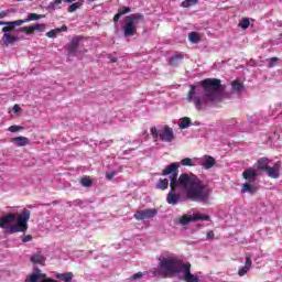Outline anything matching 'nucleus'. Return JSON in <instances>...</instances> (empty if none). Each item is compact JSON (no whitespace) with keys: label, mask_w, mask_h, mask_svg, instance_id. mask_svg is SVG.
I'll use <instances>...</instances> for the list:
<instances>
[{"label":"nucleus","mask_w":282,"mask_h":282,"mask_svg":"<svg viewBox=\"0 0 282 282\" xmlns=\"http://www.w3.org/2000/svg\"><path fill=\"white\" fill-rule=\"evenodd\" d=\"M161 175H172L170 178L171 191L167 193L166 202L170 206H177L182 202V194L176 193L177 186L185 193L186 199L197 202L198 204H209L213 188L197 175L183 173L180 175V163H171L161 173ZM177 175L178 178H177Z\"/></svg>","instance_id":"nucleus-1"},{"label":"nucleus","mask_w":282,"mask_h":282,"mask_svg":"<svg viewBox=\"0 0 282 282\" xmlns=\"http://www.w3.org/2000/svg\"><path fill=\"white\" fill-rule=\"evenodd\" d=\"M203 88V96H197V87L195 85L189 86V91L187 95L188 102H194L196 109L199 111L206 109V107H213L221 102V97L219 96V88L221 87V79L218 78H206L200 82Z\"/></svg>","instance_id":"nucleus-2"},{"label":"nucleus","mask_w":282,"mask_h":282,"mask_svg":"<svg viewBox=\"0 0 282 282\" xmlns=\"http://www.w3.org/2000/svg\"><path fill=\"white\" fill-rule=\"evenodd\" d=\"M160 269H152L153 276H174V274H182L185 282H199V276L191 272V262L183 263L177 258H163L159 260Z\"/></svg>","instance_id":"nucleus-3"},{"label":"nucleus","mask_w":282,"mask_h":282,"mask_svg":"<svg viewBox=\"0 0 282 282\" xmlns=\"http://www.w3.org/2000/svg\"><path fill=\"white\" fill-rule=\"evenodd\" d=\"M30 217L31 213L29 209H23L18 216L17 214H7L0 217V228L9 230L11 235H14V232H25Z\"/></svg>","instance_id":"nucleus-4"},{"label":"nucleus","mask_w":282,"mask_h":282,"mask_svg":"<svg viewBox=\"0 0 282 282\" xmlns=\"http://www.w3.org/2000/svg\"><path fill=\"white\" fill-rule=\"evenodd\" d=\"M139 21H144V15L142 13H132L126 17L124 24L122 26L123 35L126 37L135 36V34H138L137 25Z\"/></svg>","instance_id":"nucleus-5"},{"label":"nucleus","mask_w":282,"mask_h":282,"mask_svg":"<svg viewBox=\"0 0 282 282\" xmlns=\"http://www.w3.org/2000/svg\"><path fill=\"white\" fill-rule=\"evenodd\" d=\"M150 131L154 142H158V140H161V142H173V140H175V133L173 132V128L169 126H164L161 130L152 127Z\"/></svg>","instance_id":"nucleus-6"},{"label":"nucleus","mask_w":282,"mask_h":282,"mask_svg":"<svg viewBox=\"0 0 282 282\" xmlns=\"http://www.w3.org/2000/svg\"><path fill=\"white\" fill-rule=\"evenodd\" d=\"M155 215H158V209L155 208L138 210L134 214V219H137V221H142L144 219H153Z\"/></svg>","instance_id":"nucleus-7"},{"label":"nucleus","mask_w":282,"mask_h":282,"mask_svg":"<svg viewBox=\"0 0 282 282\" xmlns=\"http://www.w3.org/2000/svg\"><path fill=\"white\" fill-rule=\"evenodd\" d=\"M280 171H281V164L275 163L273 166H269L265 170V173L268 175V177H271L272 180H279L280 177Z\"/></svg>","instance_id":"nucleus-8"},{"label":"nucleus","mask_w":282,"mask_h":282,"mask_svg":"<svg viewBox=\"0 0 282 282\" xmlns=\"http://www.w3.org/2000/svg\"><path fill=\"white\" fill-rule=\"evenodd\" d=\"M259 175V170L248 169L242 172V177L248 183L257 182V176Z\"/></svg>","instance_id":"nucleus-9"},{"label":"nucleus","mask_w":282,"mask_h":282,"mask_svg":"<svg viewBox=\"0 0 282 282\" xmlns=\"http://www.w3.org/2000/svg\"><path fill=\"white\" fill-rule=\"evenodd\" d=\"M36 30L39 32H43V30H45V24H35V25H31V26H24V28H20V32H23L24 34H34V32H36Z\"/></svg>","instance_id":"nucleus-10"},{"label":"nucleus","mask_w":282,"mask_h":282,"mask_svg":"<svg viewBox=\"0 0 282 282\" xmlns=\"http://www.w3.org/2000/svg\"><path fill=\"white\" fill-rule=\"evenodd\" d=\"M78 47H80V39L73 37L70 44L67 47L68 54L76 55V52H78Z\"/></svg>","instance_id":"nucleus-11"},{"label":"nucleus","mask_w":282,"mask_h":282,"mask_svg":"<svg viewBox=\"0 0 282 282\" xmlns=\"http://www.w3.org/2000/svg\"><path fill=\"white\" fill-rule=\"evenodd\" d=\"M204 162L200 163V165L203 166V169H205V171H208L210 169H213V166H215V164H217V161L215 160V158L206 154L204 155Z\"/></svg>","instance_id":"nucleus-12"},{"label":"nucleus","mask_w":282,"mask_h":282,"mask_svg":"<svg viewBox=\"0 0 282 282\" xmlns=\"http://www.w3.org/2000/svg\"><path fill=\"white\" fill-rule=\"evenodd\" d=\"M11 142L15 144V147H28V144H30V139L26 137H15L11 139Z\"/></svg>","instance_id":"nucleus-13"},{"label":"nucleus","mask_w":282,"mask_h":282,"mask_svg":"<svg viewBox=\"0 0 282 282\" xmlns=\"http://www.w3.org/2000/svg\"><path fill=\"white\" fill-rule=\"evenodd\" d=\"M2 41L4 45H12V43H17V41H19V37L12 34L4 33L2 36Z\"/></svg>","instance_id":"nucleus-14"},{"label":"nucleus","mask_w":282,"mask_h":282,"mask_svg":"<svg viewBox=\"0 0 282 282\" xmlns=\"http://www.w3.org/2000/svg\"><path fill=\"white\" fill-rule=\"evenodd\" d=\"M241 193H249L250 195H254V193H257V187L251 183H245L242 184Z\"/></svg>","instance_id":"nucleus-15"},{"label":"nucleus","mask_w":282,"mask_h":282,"mask_svg":"<svg viewBox=\"0 0 282 282\" xmlns=\"http://www.w3.org/2000/svg\"><path fill=\"white\" fill-rule=\"evenodd\" d=\"M55 278L58 279L59 281L72 282V280L74 279V273L72 272L57 273Z\"/></svg>","instance_id":"nucleus-16"},{"label":"nucleus","mask_w":282,"mask_h":282,"mask_svg":"<svg viewBox=\"0 0 282 282\" xmlns=\"http://www.w3.org/2000/svg\"><path fill=\"white\" fill-rule=\"evenodd\" d=\"M184 59V55L182 53L180 54H176V55H173L171 58H170V65L172 67H177V65H180V61H183Z\"/></svg>","instance_id":"nucleus-17"},{"label":"nucleus","mask_w":282,"mask_h":282,"mask_svg":"<svg viewBox=\"0 0 282 282\" xmlns=\"http://www.w3.org/2000/svg\"><path fill=\"white\" fill-rule=\"evenodd\" d=\"M31 261L35 264H43V262L45 261V256L41 253V251H39L31 257Z\"/></svg>","instance_id":"nucleus-18"},{"label":"nucleus","mask_w":282,"mask_h":282,"mask_svg":"<svg viewBox=\"0 0 282 282\" xmlns=\"http://www.w3.org/2000/svg\"><path fill=\"white\" fill-rule=\"evenodd\" d=\"M269 166L270 165H268V158H262V159L258 160V162H257L258 172L259 171H268Z\"/></svg>","instance_id":"nucleus-19"},{"label":"nucleus","mask_w":282,"mask_h":282,"mask_svg":"<svg viewBox=\"0 0 282 282\" xmlns=\"http://www.w3.org/2000/svg\"><path fill=\"white\" fill-rule=\"evenodd\" d=\"M39 19H45V14L29 13L25 21H26V23H30V21H39Z\"/></svg>","instance_id":"nucleus-20"},{"label":"nucleus","mask_w":282,"mask_h":282,"mask_svg":"<svg viewBox=\"0 0 282 282\" xmlns=\"http://www.w3.org/2000/svg\"><path fill=\"white\" fill-rule=\"evenodd\" d=\"M156 188H160L161 191H166L169 188V178H160Z\"/></svg>","instance_id":"nucleus-21"},{"label":"nucleus","mask_w":282,"mask_h":282,"mask_svg":"<svg viewBox=\"0 0 282 282\" xmlns=\"http://www.w3.org/2000/svg\"><path fill=\"white\" fill-rule=\"evenodd\" d=\"M231 87L234 91H238V94H240V91H243V83L237 79L231 83Z\"/></svg>","instance_id":"nucleus-22"},{"label":"nucleus","mask_w":282,"mask_h":282,"mask_svg":"<svg viewBox=\"0 0 282 282\" xmlns=\"http://www.w3.org/2000/svg\"><path fill=\"white\" fill-rule=\"evenodd\" d=\"M180 129H188L191 127V118L183 117L178 123Z\"/></svg>","instance_id":"nucleus-23"},{"label":"nucleus","mask_w":282,"mask_h":282,"mask_svg":"<svg viewBox=\"0 0 282 282\" xmlns=\"http://www.w3.org/2000/svg\"><path fill=\"white\" fill-rule=\"evenodd\" d=\"M79 182L84 188H90V186L94 184V181L87 176L82 177Z\"/></svg>","instance_id":"nucleus-24"},{"label":"nucleus","mask_w":282,"mask_h":282,"mask_svg":"<svg viewBox=\"0 0 282 282\" xmlns=\"http://www.w3.org/2000/svg\"><path fill=\"white\" fill-rule=\"evenodd\" d=\"M239 28H241V30H248V28H250V20L248 18H242L239 21Z\"/></svg>","instance_id":"nucleus-25"},{"label":"nucleus","mask_w":282,"mask_h":282,"mask_svg":"<svg viewBox=\"0 0 282 282\" xmlns=\"http://www.w3.org/2000/svg\"><path fill=\"white\" fill-rule=\"evenodd\" d=\"M173 164H176V162H173ZM180 166H193V159L191 158H185L181 162H177Z\"/></svg>","instance_id":"nucleus-26"},{"label":"nucleus","mask_w":282,"mask_h":282,"mask_svg":"<svg viewBox=\"0 0 282 282\" xmlns=\"http://www.w3.org/2000/svg\"><path fill=\"white\" fill-rule=\"evenodd\" d=\"M188 39H189L191 43H199V41H202V39L199 37V34H197V32H191L188 34Z\"/></svg>","instance_id":"nucleus-27"},{"label":"nucleus","mask_w":282,"mask_h":282,"mask_svg":"<svg viewBox=\"0 0 282 282\" xmlns=\"http://www.w3.org/2000/svg\"><path fill=\"white\" fill-rule=\"evenodd\" d=\"M199 2V0H185L182 2V8H191L193 6H197V3Z\"/></svg>","instance_id":"nucleus-28"},{"label":"nucleus","mask_w":282,"mask_h":282,"mask_svg":"<svg viewBox=\"0 0 282 282\" xmlns=\"http://www.w3.org/2000/svg\"><path fill=\"white\" fill-rule=\"evenodd\" d=\"M80 6H83V2L78 1V2L70 4L67 10L70 13L76 12V10H78V8H80Z\"/></svg>","instance_id":"nucleus-29"},{"label":"nucleus","mask_w":282,"mask_h":282,"mask_svg":"<svg viewBox=\"0 0 282 282\" xmlns=\"http://www.w3.org/2000/svg\"><path fill=\"white\" fill-rule=\"evenodd\" d=\"M131 12V7H121L118 9V13L121 17H124V14H129Z\"/></svg>","instance_id":"nucleus-30"},{"label":"nucleus","mask_w":282,"mask_h":282,"mask_svg":"<svg viewBox=\"0 0 282 282\" xmlns=\"http://www.w3.org/2000/svg\"><path fill=\"white\" fill-rule=\"evenodd\" d=\"M23 129H25V128H23L21 126H10L8 128V131H10V133H17L19 131H23Z\"/></svg>","instance_id":"nucleus-31"},{"label":"nucleus","mask_w":282,"mask_h":282,"mask_svg":"<svg viewBox=\"0 0 282 282\" xmlns=\"http://www.w3.org/2000/svg\"><path fill=\"white\" fill-rule=\"evenodd\" d=\"M180 223L182 226H186L187 224H191V217L188 215H183L180 219Z\"/></svg>","instance_id":"nucleus-32"},{"label":"nucleus","mask_w":282,"mask_h":282,"mask_svg":"<svg viewBox=\"0 0 282 282\" xmlns=\"http://www.w3.org/2000/svg\"><path fill=\"white\" fill-rule=\"evenodd\" d=\"M23 23H28V21L24 20H17L9 22V25H13L14 29H17V25H23Z\"/></svg>","instance_id":"nucleus-33"},{"label":"nucleus","mask_w":282,"mask_h":282,"mask_svg":"<svg viewBox=\"0 0 282 282\" xmlns=\"http://www.w3.org/2000/svg\"><path fill=\"white\" fill-rule=\"evenodd\" d=\"M61 3H63V0H53L50 4L48 8H51L52 10H56L55 6H61Z\"/></svg>","instance_id":"nucleus-34"},{"label":"nucleus","mask_w":282,"mask_h":282,"mask_svg":"<svg viewBox=\"0 0 282 282\" xmlns=\"http://www.w3.org/2000/svg\"><path fill=\"white\" fill-rule=\"evenodd\" d=\"M6 25H8V26L2 28V32L4 34H8V32H14L15 29H14L13 24H6Z\"/></svg>","instance_id":"nucleus-35"},{"label":"nucleus","mask_w":282,"mask_h":282,"mask_svg":"<svg viewBox=\"0 0 282 282\" xmlns=\"http://www.w3.org/2000/svg\"><path fill=\"white\" fill-rule=\"evenodd\" d=\"M250 270V268L248 267H242L239 271H238V276H246V274H248V271Z\"/></svg>","instance_id":"nucleus-36"},{"label":"nucleus","mask_w":282,"mask_h":282,"mask_svg":"<svg viewBox=\"0 0 282 282\" xmlns=\"http://www.w3.org/2000/svg\"><path fill=\"white\" fill-rule=\"evenodd\" d=\"M278 61H279V57H271V58H269V59H268V62H269V67H275Z\"/></svg>","instance_id":"nucleus-37"},{"label":"nucleus","mask_w":282,"mask_h":282,"mask_svg":"<svg viewBox=\"0 0 282 282\" xmlns=\"http://www.w3.org/2000/svg\"><path fill=\"white\" fill-rule=\"evenodd\" d=\"M142 276H144V273L138 272V273H134V274L130 278V280H131V281H138L139 279H142Z\"/></svg>","instance_id":"nucleus-38"},{"label":"nucleus","mask_w":282,"mask_h":282,"mask_svg":"<svg viewBox=\"0 0 282 282\" xmlns=\"http://www.w3.org/2000/svg\"><path fill=\"white\" fill-rule=\"evenodd\" d=\"M55 34H61V32H67V25H63L62 28L53 29Z\"/></svg>","instance_id":"nucleus-39"},{"label":"nucleus","mask_w":282,"mask_h":282,"mask_svg":"<svg viewBox=\"0 0 282 282\" xmlns=\"http://www.w3.org/2000/svg\"><path fill=\"white\" fill-rule=\"evenodd\" d=\"M202 220V221H210V216L208 215H204V214H198V220Z\"/></svg>","instance_id":"nucleus-40"},{"label":"nucleus","mask_w":282,"mask_h":282,"mask_svg":"<svg viewBox=\"0 0 282 282\" xmlns=\"http://www.w3.org/2000/svg\"><path fill=\"white\" fill-rule=\"evenodd\" d=\"M245 268H252V259L250 257L246 258Z\"/></svg>","instance_id":"nucleus-41"},{"label":"nucleus","mask_w":282,"mask_h":282,"mask_svg":"<svg viewBox=\"0 0 282 282\" xmlns=\"http://www.w3.org/2000/svg\"><path fill=\"white\" fill-rule=\"evenodd\" d=\"M46 36H47L48 39H56V33H55L54 30H51V31H48V32L46 33Z\"/></svg>","instance_id":"nucleus-42"},{"label":"nucleus","mask_w":282,"mask_h":282,"mask_svg":"<svg viewBox=\"0 0 282 282\" xmlns=\"http://www.w3.org/2000/svg\"><path fill=\"white\" fill-rule=\"evenodd\" d=\"M28 241H32V235H26L22 238L23 243H28Z\"/></svg>","instance_id":"nucleus-43"},{"label":"nucleus","mask_w":282,"mask_h":282,"mask_svg":"<svg viewBox=\"0 0 282 282\" xmlns=\"http://www.w3.org/2000/svg\"><path fill=\"white\" fill-rule=\"evenodd\" d=\"M120 17L122 15L119 12L115 14V17L112 18L113 23H118V21H120Z\"/></svg>","instance_id":"nucleus-44"},{"label":"nucleus","mask_w":282,"mask_h":282,"mask_svg":"<svg viewBox=\"0 0 282 282\" xmlns=\"http://www.w3.org/2000/svg\"><path fill=\"white\" fill-rule=\"evenodd\" d=\"M112 177H116V172H109L106 174L107 180H111Z\"/></svg>","instance_id":"nucleus-45"},{"label":"nucleus","mask_w":282,"mask_h":282,"mask_svg":"<svg viewBox=\"0 0 282 282\" xmlns=\"http://www.w3.org/2000/svg\"><path fill=\"white\" fill-rule=\"evenodd\" d=\"M109 61H111V63H118V57L113 56V55H108Z\"/></svg>","instance_id":"nucleus-46"},{"label":"nucleus","mask_w":282,"mask_h":282,"mask_svg":"<svg viewBox=\"0 0 282 282\" xmlns=\"http://www.w3.org/2000/svg\"><path fill=\"white\" fill-rule=\"evenodd\" d=\"M189 221H199V215L196 214L193 217H189Z\"/></svg>","instance_id":"nucleus-47"},{"label":"nucleus","mask_w":282,"mask_h":282,"mask_svg":"<svg viewBox=\"0 0 282 282\" xmlns=\"http://www.w3.org/2000/svg\"><path fill=\"white\" fill-rule=\"evenodd\" d=\"M206 237H207V239H215V232L214 231H208Z\"/></svg>","instance_id":"nucleus-48"},{"label":"nucleus","mask_w":282,"mask_h":282,"mask_svg":"<svg viewBox=\"0 0 282 282\" xmlns=\"http://www.w3.org/2000/svg\"><path fill=\"white\" fill-rule=\"evenodd\" d=\"M6 17H8V12L6 11L0 12V19H6Z\"/></svg>","instance_id":"nucleus-49"},{"label":"nucleus","mask_w":282,"mask_h":282,"mask_svg":"<svg viewBox=\"0 0 282 282\" xmlns=\"http://www.w3.org/2000/svg\"><path fill=\"white\" fill-rule=\"evenodd\" d=\"M76 0H64V3H74Z\"/></svg>","instance_id":"nucleus-50"},{"label":"nucleus","mask_w":282,"mask_h":282,"mask_svg":"<svg viewBox=\"0 0 282 282\" xmlns=\"http://www.w3.org/2000/svg\"><path fill=\"white\" fill-rule=\"evenodd\" d=\"M9 23H10V22L0 21V25H10Z\"/></svg>","instance_id":"nucleus-51"},{"label":"nucleus","mask_w":282,"mask_h":282,"mask_svg":"<svg viewBox=\"0 0 282 282\" xmlns=\"http://www.w3.org/2000/svg\"><path fill=\"white\" fill-rule=\"evenodd\" d=\"M13 111H19V105H15L14 107H13Z\"/></svg>","instance_id":"nucleus-52"},{"label":"nucleus","mask_w":282,"mask_h":282,"mask_svg":"<svg viewBox=\"0 0 282 282\" xmlns=\"http://www.w3.org/2000/svg\"><path fill=\"white\" fill-rule=\"evenodd\" d=\"M89 1H96V0H89Z\"/></svg>","instance_id":"nucleus-53"},{"label":"nucleus","mask_w":282,"mask_h":282,"mask_svg":"<svg viewBox=\"0 0 282 282\" xmlns=\"http://www.w3.org/2000/svg\"><path fill=\"white\" fill-rule=\"evenodd\" d=\"M18 1H23V0H18Z\"/></svg>","instance_id":"nucleus-54"}]
</instances>
